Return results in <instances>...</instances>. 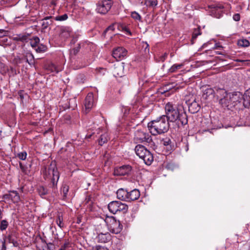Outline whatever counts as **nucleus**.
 Instances as JSON below:
<instances>
[{"label": "nucleus", "mask_w": 250, "mask_h": 250, "mask_svg": "<svg viewBox=\"0 0 250 250\" xmlns=\"http://www.w3.org/2000/svg\"><path fill=\"white\" fill-rule=\"evenodd\" d=\"M147 127L152 135L161 134L167 132L168 130L169 122L165 115H162L156 120L149 122Z\"/></svg>", "instance_id": "f257e3e1"}, {"label": "nucleus", "mask_w": 250, "mask_h": 250, "mask_svg": "<svg viewBox=\"0 0 250 250\" xmlns=\"http://www.w3.org/2000/svg\"><path fill=\"white\" fill-rule=\"evenodd\" d=\"M229 100L231 103V108L236 107L237 108L240 109L242 107H247L249 104V101H250V97L247 102L245 100L244 96L240 92H235L230 93Z\"/></svg>", "instance_id": "f03ea898"}, {"label": "nucleus", "mask_w": 250, "mask_h": 250, "mask_svg": "<svg viewBox=\"0 0 250 250\" xmlns=\"http://www.w3.org/2000/svg\"><path fill=\"white\" fill-rule=\"evenodd\" d=\"M136 154L143 160L144 163L147 165H150L153 161L152 154L145 146L141 145H138L135 148Z\"/></svg>", "instance_id": "7ed1b4c3"}, {"label": "nucleus", "mask_w": 250, "mask_h": 250, "mask_svg": "<svg viewBox=\"0 0 250 250\" xmlns=\"http://www.w3.org/2000/svg\"><path fill=\"white\" fill-rule=\"evenodd\" d=\"M166 115L167 120L168 122H174L180 117L179 109L177 105L171 103H168L165 105Z\"/></svg>", "instance_id": "20e7f679"}, {"label": "nucleus", "mask_w": 250, "mask_h": 250, "mask_svg": "<svg viewBox=\"0 0 250 250\" xmlns=\"http://www.w3.org/2000/svg\"><path fill=\"white\" fill-rule=\"evenodd\" d=\"M109 230L115 234L119 233L122 230V226L119 220L113 216H106L104 220Z\"/></svg>", "instance_id": "39448f33"}, {"label": "nucleus", "mask_w": 250, "mask_h": 250, "mask_svg": "<svg viewBox=\"0 0 250 250\" xmlns=\"http://www.w3.org/2000/svg\"><path fill=\"white\" fill-rule=\"evenodd\" d=\"M109 211L113 214L119 212L126 213L128 210V206L120 201H114L110 202L108 205Z\"/></svg>", "instance_id": "423d86ee"}, {"label": "nucleus", "mask_w": 250, "mask_h": 250, "mask_svg": "<svg viewBox=\"0 0 250 250\" xmlns=\"http://www.w3.org/2000/svg\"><path fill=\"white\" fill-rule=\"evenodd\" d=\"M134 141L136 144L141 143L150 144L152 142V138L146 131L138 129L134 133Z\"/></svg>", "instance_id": "0eeeda50"}, {"label": "nucleus", "mask_w": 250, "mask_h": 250, "mask_svg": "<svg viewBox=\"0 0 250 250\" xmlns=\"http://www.w3.org/2000/svg\"><path fill=\"white\" fill-rule=\"evenodd\" d=\"M112 2L110 0H102L97 4L96 11L101 14H106L111 8Z\"/></svg>", "instance_id": "6e6552de"}, {"label": "nucleus", "mask_w": 250, "mask_h": 250, "mask_svg": "<svg viewBox=\"0 0 250 250\" xmlns=\"http://www.w3.org/2000/svg\"><path fill=\"white\" fill-rule=\"evenodd\" d=\"M132 168L129 165H124L115 168L114 173L117 176L129 175L131 172Z\"/></svg>", "instance_id": "1a4fd4ad"}, {"label": "nucleus", "mask_w": 250, "mask_h": 250, "mask_svg": "<svg viewBox=\"0 0 250 250\" xmlns=\"http://www.w3.org/2000/svg\"><path fill=\"white\" fill-rule=\"evenodd\" d=\"M2 198L7 201L11 200L14 203H18L20 200V195L16 190L9 191L3 195Z\"/></svg>", "instance_id": "9d476101"}, {"label": "nucleus", "mask_w": 250, "mask_h": 250, "mask_svg": "<svg viewBox=\"0 0 250 250\" xmlns=\"http://www.w3.org/2000/svg\"><path fill=\"white\" fill-rule=\"evenodd\" d=\"M127 52V51L125 48L119 47L113 50L112 56L117 61H119L125 57Z\"/></svg>", "instance_id": "9b49d317"}, {"label": "nucleus", "mask_w": 250, "mask_h": 250, "mask_svg": "<svg viewBox=\"0 0 250 250\" xmlns=\"http://www.w3.org/2000/svg\"><path fill=\"white\" fill-rule=\"evenodd\" d=\"M95 101L93 94L92 93H89L85 99L84 106L85 110L88 112L93 107Z\"/></svg>", "instance_id": "f8f14e48"}, {"label": "nucleus", "mask_w": 250, "mask_h": 250, "mask_svg": "<svg viewBox=\"0 0 250 250\" xmlns=\"http://www.w3.org/2000/svg\"><path fill=\"white\" fill-rule=\"evenodd\" d=\"M72 35V29L69 27H62L60 29V37L63 39H66Z\"/></svg>", "instance_id": "ddd939ff"}, {"label": "nucleus", "mask_w": 250, "mask_h": 250, "mask_svg": "<svg viewBox=\"0 0 250 250\" xmlns=\"http://www.w3.org/2000/svg\"><path fill=\"white\" fill-rule=\"evenodd\" d=\"M219 104L223 107H226L229 109H230L231 108V102L229 100V94L226 96V97H224V98H221L219 100Z\"/></svg>", "instance_id": "4468645a"}, {"label": "nucleus", "mask_w": 250, "mask_h": 250, "mask_svg": "<svg viewBox=\"0 0 250 250\" xmlns=\"http://www.w3.org/2000/svg\"><path fill=\"white\" fill-rule=\"evenodd\" d=\"M97 239L100 243H107L111 240V236L109 232L100 233L97 236Z\"/></svg>", "instance_id": "2eb2a0df"}, {"label": "nucleus", "mask_w": 250, "mask_h": 250, "mask_svg": "<svg viewBox=\"0 0 250 250\" xmlns=\"http://www.w3.org/2000/svg\"><path fill=\"white\" fill-rule=\"evenodd\" d=\"M49 172L52 174L51 181L53 187H55L57 186L60 177L59 173L57 169L54 168L49 169Z\"/></svg>", "instance_id": "dca6fc26"}, {"label": "nucleus", "mask_w": 250, "mask_h": 250, "mask_svg": "<svg viewBox=\"0 0 250 250\" xmlns=\"http://www.w3.org/2000/svg\"><path fill=\"white\" fill-rule=\"evenodd\" d=\"M117 197L118 199L123 201H128V191L123 189L120 188L117 191Z\"/></svg>", "instance_id": "f3484780"}, {"label": "nucleus", "mask_w": 250, "mask_h": 250, "mask_svg": "<svg viewBox=\"0 0 250 250\" xmlns=\"http://www.w3.org/2000/svg\"><path fill=\"white\" fill-rule=\"evenodd\" d=\"M124 65L122 64H119L114 66L113 73L115 77H122L124 75Z\"/></svg>", "instance_id": "a211bd4d"}, {"label": "nucleus", "mask_w": 250, "mask_h": 250, "mask_svg": "<svg viewBox=\"0 0 250 250\" xmlns=\"http://www.w3.org/2000/svg\"><path fill=\"white\" fill-rule=\"evenodd\" d=\"M140 196V192L138 189H134L130 192H128V201H134L138 199Z\"/></svg>", "instance_id": "6ab92c4d"}, {"label": "nucleus", "mask_w": 250, "mask_h": 250, "mask_svg": "<svg viewBox=\"0 0 250 250\" xmlns=\"http://www.w3.org/2000/svg\"><path fill=\"white\" fill-rule=\"evenodd\" d=\"M215 95L219 100L221 98H224V97H226V96L229 95V93H228L227 91L224 88L215 87Z\"/></svg>", "instance_id": "aec40b11"}, {"label": "nucleus", "mask_w": 250, "mask_h": 250, "mask_svg": "<svg viewBox=\"0 0 250 250\" xmlns=\"http://www.w3.org/2000/svg\"><path fill=\"white\" fill-rule=\"evenodd\" d=\"M200 109V106L195 100L191 103L188 105V110L191 113H197Z\"/></svg>", "instance_id": "412c9836"}, {"label": "nucleus", "mask_w": 250, "mask_h": 250, "mask_svg": "<svg viewBox=\"0 0 250 250\" xmlns=\"http://www.w3.org/2000/svg\"><path fill=\"white\" fill-rule=\"evenodd\" d=\"M28 39V36L26 35L18 34L16 35L13 37V40L15 41H21L22 42H26Z\"/></svg>", "instance_id": "4be33fe9"}, {"label": "nucleus", "mask_w": 250, "mask_h": 250, "mask_svg": "<svg viewBox=\"0 0 250 250\" xmlns=\"http://www.w3.org/2000/svg\"><path fill=\"white\" fill-rule=\"evenodd\" d=\"M215 88L212 89L211 88H207L204 91L203 96L205 99H208L210 96L214 97L215 95Z\"/></svg>", "instance_id": "5701e85b"}, {"label": "nucleus", "mask_w": 250, "mask_h": 250, "mask_svg": "<svg viewBox=\"0 0 250 250\" xmlns=\"http://www.w3.org/2000/svg\"><path fill=\"white\" fill-rule=\"evenodd\" d=\"M237 44L240 47H246L250 45V42L246 39H241L237 42Z\"/></svg>", "instance_id": "b1692460"}, {"label": "nucleus", "mask_w": 250, "mask_h": 250, "mask_svg": "<svg viewBox=\"0 0 250 250\" xmlns=\"http://www.w3.org/2000/svg\"><path fill=\"white\" fill-rule=\"evenodd\" d=\"M183 125H185L188 124L187 115L185 112L180 113V117L178 119Z\"/></svg>", "instance_id": "393cba45"}, {"label": "nucleus", "mask_w": 250, "mask_h": 250, "mask_svg": "<svg viewBox=\"0 0 250 250\" xmlns=\"http://www.w3.org/2000/svg\"><path fill=\"white\" fill-rule=\"evenodd\" d=\"M40 39L37 37H35L30 40V43L31 47L35 49L36 47L40 44Z\"/></svg>", "instance_id": "a878e982"}, {"label": "nucleus", "mask_w": 250, "mask_h": 250, "mask_svg": "<svg viewBox=\"0 0 250 250\" xmlns=\"http://www.w3.org/2000/svg\"><path fill=\"white\" fill-rule=\"evenodd\" d=\"M108 139L109 137L107 133H104L101 135L99 141V145L102 146L105 143L107 142Z\"/></svg>", "instance_id": "bb28decb"}, {"label": "nucleus", "mask_w": 250, "mask_h": 250, "mask_svg": "<svg viewBox=\"0 0 250 250\" xmlns=\"http://www.w3.org/2000/svg\"><path fill=\"white\" fill-rule=\"evenodd\" d=\"M47 49L46 46L42 44H39L34 49L37 53H43L45 52Z\"/></svg>", "instance_id": "cd10ccee"}, {"label": "nucleus", "mask_w": 250, "mask_h": 250, "mask_svg": "<svg viewBox=\"0 0 250 250\" xmlns=\"http://www.w3.org/2000/svg\"><path fill=\"white\" fill-rule=\"evenodd\" d=\"M24 58L26 62L28 63L30 65L34 63V56L31 53H27L25 56Z\"/></svg>", "instance_id": "c85d7f7f"}, {"label": "nucleus", "mask_w": 250, "mask_h": 250, "mask_svg": "<svg viewBox=\"0 0 250 250\" xmlns=\"http://www.w3.org/2000/svg\"><path fill=\"white\" fill-rule=\"evenodd\" d=\"M68 191H69L68 186H67L65 184L63 185L62 186V188H61V192L63 194V197L64 199L66 198Z\"/></svg>", "instance_id": "c756f323"}, {"label": "nucleus", "mask_w": 250, "mask_h": 250, "mask_svg": "<svg viewBox=\"0 0 250 250\" xmlns=\"http://www.w3.org/2000/svg\"><path fill=\"white\" fill-rule=\"evenodd\" d=\"M183 66V64H173L169 69V72H174L177 70L181 69Z\"/></svg>", "instance_id": "7c9ffc66"}, {"label": "nucleus", "mask_w": 250, "mask_h": 250, "mask_svg": "<svg viewBox=\"0 0 250 250\" xmlns=\"http://www.w3.org/2000/svg\"><path fill=\"white\" fill-rule=\"evenodd\" d=\"M38 191L40 195L42 197L48 192L47 189L42 186H40L38 188Z\"/></svg>", "instance_id": "2f4dec72"}, {"label": "nucleus", "mask_w": 250, "mask_h": 250, "mask_svg": "<svg viewBox=\"0 0 250 250\" xmlns=\"http://www.w3.org/2000/svg\"><path fill=\"white\" fill-rule=\"evenodd\" d=\"M56 222L60 228L64 227V223L63 222L62 216L59 215L56 219Z\"/></svg>", "instance_id": "473e14b6"}, {"label": "nucleus", "mask_w": 250, "mask_h": 250, "mask_svg": "<svg viewBox=\"0 0 250 250\" xmlns=\"http://www.w3.org/2000/svg\"><path fill=\"white\" fill-rule=\"evenodd\" d=\"M220 12H221V9H219L216 8H214L211 11V13H212V15H213L214 17H215L217 18H219L221 17V14L220 13Z\"/></svg>", "instance_id": "72a5a7b5"}, {"label": "nucleus", "mask_w": 250, "mask_h": 250, "mask_svg": "<svg viewBox=\"0 0 250 250\" xmlns=\"http://www.w3.org/2000/svg\"><path fill=\"white\" fill-rule=\"evenodd\" d=\"M131 17L135 20L139 21H142V17L136 11L132 12L131 14Z\"/></svg>", "instance_id": "f704fd0d"}, {"label": "nucleus", "mask_w": 250, "mask_h": 250, "mask_svg": "<svg viewBox=\"0 0 250 250\" xmlns=\"http://www.w3.org/2000/svg\"><path fill=\"white\" fill-rule=\"evenodd\" d=\"M8 71V67L3 63L0 62V72L1 74H5Z\"/></svg>", "instance_id": "c9c22d12"}, {"label": "nucleus", "mask_w": 250, "mask_h": 250, "mask_svg": "<svg viewBox=\"0 0 250 250\" xmlns=\"http://www.w3.org/2000/svg\"><path fill=\"white\" fill-rule=\"evenodd\" d=\"M68 16L66 14H64L62 15L58 16L55 18V20L58 21H64L67 19Z\"/></svg>", "instance_id": "e433bc0d"}, {"label": "nucleus", "mask_w": 250, "mask_h": 250, "mask_svg": "<svg viewBox=\"0 0 250 250\" xmlns=\"http://www.w3.org/2000/svg\"><path fill=\"white\" fill-rule=\"evenodd\" d=\"M8 225V223L6 220H2L0 222V229L4 230L6 229Z\"/></svg>", "instance_id": "4c0bfd02"}, {"label": "nucleus", "mask_w": 250, "mask_h": 250, "mask_svg": "<svg viewBox=\"0 0 250 250\" xmlns=\"http://www.w3.org/2000/svg\"><path fill=\"white\" fill-rule=\"evenodd\" d=\"M18 158L22 160H25L26 158L27 153L25 151L21 152L18 154Z\"/></svg>", "instance_id": "58836bf2"}, {"label": "nucleus", "mask_w": 250, "mask_h": 250, "mask_svg": "<svg viewBox=\"0 0 250 250\" xmlns=\"http://www.w3.org/2000/svg\"><path fill=\"white\" fill-rule=\"evenodd\" d=\"M146 2L148 5L151 6H156L158 4L157 0H147Z\"/></svg>", "instance_id": "ea45409f"}, {"label": "nucleus", "mask_w": 250, "mask_h": 250, "mask_svg": "<svg viewBox=\"0 0 250 250\" xmlns=\"http://www.w3.org/2000/svg\"><path fill=\"white\" fill-rule=\"evenodd\" d=\"M70 244L68 242H66L60 248V250H67L69 247Z\"/></svg>", "instance_id": "a19ab883"}, {"label": "nucleus", "mask_w": 250, "mask_h": 250, "mask_svg": "<svg viewBox=\"0 0 250 250\" xmlns=\"http://www.w3.org/2000/svg\"><path fill=\"white\" fill-rule=\"evenodd\" d=\"M51 23V22H48L46 21H42V26L44 28H46L49 25H50Z\"/></svg>", "instance_id": "79ce46f5"}, {"label": "nucleus", "mask_w": 250, "mask_h": 250, "mask_svg": "<svg viewBox=\"0 0 250 250\" xmlns=\"http://www.w3.org/2000/svg\"><path fill=\"white\" fill-rule=\"evenodd\" d=\"M7 34V32L3 29H0V38L6 36Z\"/></svg>", "instance_id": "37998d69"}, {"label": "nucleus", "mask_w": 250, "mask_h": 250, "mask_svg": "<svg viewBox=\"0 0 250 250\" xmlns=\"http://www.w3.org/2000/svg\"><path fill=\"white\" fill-rule=\"evenodd\" d=\"M5 242L0 240V250H5Z\"/></svg>", "instance_id": "c03bdc74"}, {"label": "nucleus", "mask_w": 250, "mask_h": 250, "mask_svg": "<svg viewBox=\"0 0 250 250\" xmlns=\"http://www.w3.org/2000/svg\"><path fill=\"white\" fill-rule=\"evenodd\" d=\"M93 250H109L106 248L101 247L100 246H96Z\"/></svg>", "instance_id": "a18cd8bd"}, {"label": "nucleus", "mask_w": 250, "mask_h": 250, "mask_svg": "<svg viewBox=\"0 0 250 250\" xmlns=\"http://www.w3.org/2000/svg\"><path fill=\"white\" fill-rule=\"evenodd\" d=\"M233 19L236 21H238L240 19V16L239 14H235L233 16Z\"/></svg>", "instance_id": "49530a36"}, {"label": "nucleus", "mask_w": 250, "mask_h": 250, "mask_svg": "<svg viewBox=\"0 0 250 250\" xmlns=\"http://www.w3.org/2000/svg\"><path fill=\"white\" fill-rule=\"evenodd\" d=\"M114 30V24L109 26L105 30L104 33L108 32V31H113Z\"/></svg>", "instance_id": "de8ad7c7"}, {"label": "nucleus", "mask_w": 250, "mask_h": 250, "mask_svg": "<svg viewBox=\"0 0 250 250\" xmlns=\"http://www.w3.org/2000/svg\"><path fill=\"white\" fill-rule=\"evenodd\" d=\"M20 167L21 170V171L26 174L27 173V172H26V167L22 164L21 163H20Z\"/></svg>", "instance_id": "09e8293b"}, {"label": "nucleus", "mask_w": 250, "mask_h": 250, "mask_svg": "<svg viewBox=\"0 0 250 250\" xmlns=\"http://www.w3.org/2000/svg\"><path fill=\"white\" fill-rule=\"evenodd\" d=\"M123 30L124 31H125L126 34H127L129 35H131V32L129 31V29L127 27H126V26L123 27Z\"/></svg>", "instance_id": "8fccbe9b"}, {"label": "nucleus", "mask_w": 250, "mask_h": 250, "mask_svg": "<svg viewBox=\"0 0 250 250\" xmlns=\"http://www.w3.org/2000/svg\"><path fill=\"white\" fill-rule=\"evenodd\" d=\"M171 143V141L169 139H166L163 141V145L164 146H168Z\"/></svg>", "instance_id": "3c124183"}, {"label": "nucleus", "mask_w": 250, "mask_h": 250, "mask_svg": "<svg viewBox=\"0 0 250 250\" xmlns=\"http://www.w3.org/2000/svg\"><path fill=\"white\" fill-rule=\"evenodd\" d=\"M47 248L50 250H54L55 249L54 245L51 243H49L47 244Z\"/></svg>", "instance_id": "603ef678"}, {"label": "nucleus", "mask_w": 250, "mask_h": 250, "mask_svg": "<svg viewBox=\"0 0 250 250\" xmlns=\"http://www.w3.org/2000/svg\"><path fill=\"white\" fill-rule=\"evenodd\" d=\"M79 51V47H78L77 48H74L73 49V50L72 51V53H73L74 54H76Z\"/></svg>", "instance_id": "864d4df0"}, {"label": "nucleus", "mask_w": 250, "mask_h": 250, "mask_svg": "<svg viewBox=\"0 0 250 250\" xmlns=\"http://www.w3.org/2000/svg\"><path fill=\"white\" fill-rule=\"evenodd\" d=\"M200 35V33H194L192 35V39H195L197 37L198 35Z\"/></svg>", "instance_id": "5fc2aeb1"}, {"label": "nucleus", "mask_w": 250, "mask_h": 250, "mask_svg": "<svg viewBox=\"0 0 250 250\" xmlns=\"http://www.w3.org/2000/svg\"><path fill=\"white\" fill-rule=\"evenodd\" d=\"M146 46V48H145V51L146 52H149V48H148V46H149V45L147 43V42H146L145 43Z\"/></svg>", "instance_id": "6e6d98bb"}, {"label": "nucleus", "mask_w": 250, "mask_h": 250, "mask_svg": "<svg viewBox=\"0 0 250 250\" xmlns=\"http://www.w3.org/2000/svg\"><path fill=\"white\" fill-rule=\"evenodd\" d=\"M247 96L250 97V89L247 91V92L246 93V97H247Z\"/></svg>", "instance_id": "4d7b16f0"}, {"label": "nucleus", "mask_w": 250, "mask_h": 250, "mask_svg": "<svg viewBox=\"0 0 250 250\" xmlns=\"http://www.w3.org/2000/svg\"><path fill=\"white\" fill-rule=\"evenodd\" d=\"M51 18H52L51 16H47V17H45L43 19H42V21H47V20L50 19Z\"/></svg>", "instance_id": "13d9d810"}, {"label": "nucleus", "mask_w": 250, "mask_h": 250, "mask_svg": "<svg viewBox=\"0 0 250 250\" xmlns=\"http://www.w3.org/2000/svg\"><path fill=\"white\" fill-rule=\"evenodd\" d=\"M54 67V71L56 72V73H58L61 70L57 68L56 66H53Z\"/></svg>", "instance_id": "bf43d9fd"}, {"label": "nucleus", "mask_w": 250, "mask_h": 250, "mask_svg": "<svg viewBox=\"0 0 250 250\" xmlns=\"http://www.w3.org/2000/svg\"><path fill=\"white\" fill-rule=\"evenodd\" d=\"M167 54H165L164 56V59L162 60V61H164L165 59V57H167Z\"/></svg>", "instance_id": "052dcab7"}, {"label": "nucleus", "mask_w": 250, "mask_h": 250, "mask_svg": "<svg viewBox=\"0 0 250 250\" xmlns=\"http://www.w3.org/2000/svg\"><path fill=\"white\" fill-rule=\"evenodd\" d=\"M216 53H217V54H222V53H220V52H218V51H217Z\"/></svg>", "instance_id": "680f3d73"}]
</instances>
